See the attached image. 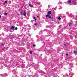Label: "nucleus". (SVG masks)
Returning a JSON list of instances; mask_svg holds the SVG:
<instances>
[{"label": "nucleus", "instance_id": "9b49d317", "mask_svg": "<svg viewBox=\"0 0 77 77\" xmlns=\"http://www.w3.org/2000/svg\"><path fill=\"white\" fill-rule=\"evenodd\" d=\"M25 67V66H21V68H23V69Z\"/></svg>", "mask_w": 77, "mask_h": 77}, {"label": "nucleus", "instance_id": "9d476101", "mask_svg": "<svg viewBox=\"0 0 77 77\" xmlns=\"http://www.w3.org/2000/svg\"><path fill=\"white\" fill-rule=\"evenodd\" d=\"M23 15H24V16H26V13L25 11L24 12Z\"/></svg>", "mask_w": 77, "mask_h": 77}, {"label": "nucleus", "instance_id": "c85d7f7f", "mask_svg": "<svg viewBox=\"0 0 77 77\" xmlns=\"http://www.w3.org/2000/svg\"><path fill=\"white\" fill-rule=\"evenodd\" d=\"M39 38H38V41H39Z\"/></svg>", "mask_w": 77, "mask_h": 77}, {"label": "nucleus", "instance_id": "20e7f679", "mask_svg": "<svg viewBox=\"0 0 77 77\" xmlns=\"http://www.w3.org/2000/svg\"><path fill=\"white\" fill-rule=\"evenodd\" d=\"M69 66L70 67V68H71L73 66V64H72V63H70L69 64Z\"/></svg>", "mask_w": 77, "mask_h": 77}, {"label": "nucleus", "instance_id": "2f4dec72", "mask_svg": "<svg viewBox=\"0 0 77 77\" xmlns=\"http://www.w3.org/2000/svg\"><path fill=\"white\" fill-rule=\"evenodd\" d=\"M50 5H48V8H50Z\"/></svg>", "mask_w": 77, "mask_h": 77}, {"label": "nucleus", "instance_id": "473e14b6", "mask_svg": "<svg viewBox=\"0 0 77 77\" xmlns=\"http://www.w3.org/2000/svg\"><path fill=\"white\" fill-rule=\"evenodd\" d=\"M60 4V2H59V3L58 4V5H59V4Z\"/></svg>", "mask_w": 77, "mask_h": 77}, {"label": "nucleus", "instance_id": "f704fd0d", "mask_svg": "<svg viewBox=\"0 0 77 77\" xmlns=\"http://www.w3.org/2000/svg\"><path fill=\"white\" fill-rule=\"evenodd\" d=\"M57 74H59V73H58V72H57Z\"/></svg>", "mask_w": 77, "mask_h": 77}, {"label": "nucleus", "instance_id": "ea45409f", "mask_svg": "<svg viewBox=\"0 0 77 77\" xmlns=\"http://www.w3.org/2000/svg\"><path fill=\"white\" fill-rule=\"evenodd\" d=\"M27 29H26V30Z\"/></svg>", "mask_w": 77, "mask_h": 77}, {"label": "nucleus", "instance_id": "412c9836", "mask_svg": "<svg viewBox=\"0 0 77 77\" xmlns=\"http://www.w3.org/2000/svg\"><path fill=\"white\" fill-rule=\"evenodd\" d=\"M4 15H7V13H4Z\"/></svg>", "mask_w": 77, "mask_h": 77}, {"label": "nucleus", "instance_id": "2eb2a0df", "mask_svg": "<svg viewBox=\"0 0 77 77\" xmlns=\"http://www.w3.org/2000/svg\"><path fill=\"white\" fill-rule=\"evenodd\" d=\"M58 20H61V18H60V17H58Z\"/></svg>", "mask_w": 77, "mask_h": 77}, {"label": "nucleus", "instance_id": "58836bf2", "mask_svg": "<svg viewBox=\"0 0 77 77\" xmlns=\"http://www.w3.org/2000/svg\"><path fill=\"white\" fill-rule=\"evenodd\" d=\"M59 9H60V8H59Z\"/></svg>", "mask_w": 77, "mask_h": 77}, {"label": "nucleus", "instance_id": "0eeeda50", "mask_svg": "<svg viewBox=\"0 0 77 77\" xmlns=\"http://www.w3.org/2000/svg\"><path fill=\"white\" fill-rule=\"evenodd\" d=\"M1 76H2L3 77L6 76V74H4V75L1 74Z\"/></svg>", "mask_w": 77, "mask_h": 77}, {"label": "nucleus", "instance_id": "4468645a", "mask_svg": "<svg viewBox=\"0 0 77 77\" xmlns=\"http://www.w3.org/2000/svg\"><path fill=\"white\" fill-rule=\"evenodd\" d=\"M33 19H35V20L36 21V20L35 19H36V17H35V16L33 17Z\"/></svg>", "mask_w": 77, "mask_h": 77}, {"label": "nucleus", "instance_id": "4be33fe9", "mask_svg": "<svg viewBox=\"0 0 77 77\" xmlns=\"http://www.w3.org/2000/svg\"><path fill=\"white\" fill-rule=\"evenodd\" d=\"M15 29L16 30H18V28H17V27H16V28H15Z\"/></svg>", "mask_w": 77, "mask_h": 77}, {"label": "nucleus", "instance_id": "f257e3e1", "mask_svg": "<svg viewBox=\"0 0 77 77\" xmlns=\"http://www.w3.org/2000/svg\"><path fill=\"white\" fill-rule=\"evenodd\" d=\"M51 11H48V14L45 15L46 17H48L50 19L51 18V15H50V14H51Z\"/></svg>", "mask_w": 77, "mask_h": 77}, {"label": "nucleus", "instance_id": "7ed1b4c3", "mask_svg": "<svg viewBox=\"0 0 77 77\" xmlns=\"http://www.w3.org/2000/svg\"><path fill=\"white\" fill-rule=\"evenodd\" d=\"M72 18L73 17V19H74V20H77V16H74L73 15V16H72Z\"/></svg>", "mask_w": 77, "mask_h": 77}, {"label": "nucleus", "instance_id": "6ab92c4d", "mask_svg": "<svg viewBox=\"0 0 77 77\" xmlns=\"http://www.w3.org/2000/svg\"><path fill=\"white\" fill-rule=\"evenodd\" d=\"M71 22H70L69 23V26L70 27H71Z\"/></svg>", "mask_w": 77, "mask_h": 77}, {"label": "nucleus", "instance_id": "cd10ccee", "mask_svg": "<svg viewBox=\"0 0 77 77\" xmlns=\"http://www.w3.org/2000/svg\"><path fill=\"white\" fill-rule=\"evenodd\" d=\"M20 14L21 15H22V12H20Z\"/></svg>", "mask_w": 77, "mask_h": 77}, {"label": "nucleus", "instance_id": "6e6552de", "mask_svg": "<svg viewBox=\"0 0 77 77\" xmlns=\"http://www.w3.org/2000/svg\"><path fill=\"white\" fill-rule=\"evenodd\" d=\"M29 6L30 7H31V8H33V5L30 4H29Z\"/></svg>", "mask_w": 77, "mask_h": 77}, {"label": "nucleus", "instance_id": "39448f33", "mask_svg": "<svg viewBox=\"0 0 77 77\" xmlns=\"http://www.w3.org/2000/svg\"><path fill=\"white\" fill-rule=\"evenodd\" d=\"M71 2H72V0H68L67 1V3H68L69 4H71Z\"/></svg>", "mask_w": 77, "mask_h": 77}, {"label": "nucleus", "instance_id": "a878e982", "mask_svg": "<svg viewBox=\"0 0 77 77\" xmlns=\"http://www.w3.org/2000/svg\"><path fill=\"white\" fill-rule=\"evenodd\" d=\"M57 9V7H56L54 8V10H56Z\"/></svg>", "mask_w": 77, "mask_h": 77}, {"label": "nucleus", "instance_id": "72a5a7b5", "mask_svg": "<svg viewBox=\"0 0 77 77\" xmlns=\"http://www.w3.org/2000/svg\"><path fill=\"white\" fill-rule=\"evenodd\" d=\"M64 46H65V47H66V46H65V44H64Z\"/></svg>", "mask_w": 77, "mask_h": 77}, {"label": "nucleus", "instance_id": "f03ea898", "mask_svg": "<svg viewBox=\"0 0 77 77\" xmlns=\"http://www.w3.org/2000/svg\"><path fill=\"white\" fill-rule=\"evenodd\" d=\"M66 14L67 15H68V16H69V17H70V18H72V16L74 17V15H73V14H69L68 12H66Z\"/></svg>", "mask_w": 77, "mask_h": 77}, {"label": "nucleus", "instance_id": "f3484780", "mask_svg": "<svg viewBox=\"0 0 77 77\" xmlns=\"http://www.w3.org/2000/svg\"><path fill=\"white\" fill-rule=\"evenodd\" d=\"M40 33H43V31L42 30H41L40 32Z\"/></svg>", "mask_w": 77, "mask_h": 77}, {"label": "nucleus", "instance_id": "4c0bfd02", "mask_svg": "<svg viewBox=\"0 0 77 77\" xmlns=\"http://www.w3.org/2000/svg\"><path fill=\"white\" fill-rule=\"evenodd\" d=\"M30 72H31V70H30Z\"/></svg>", "mask_w": 77, "mask_h": 77}, {"label": "nucleus", "instance_id": "dca6fc26", "mask_svg": "<svg viewBox=\"0 0 77 77\" xmlns=\"http://www.w3.org/2000/svg\"><path fill=\"white\" fill-rule=\"evenodd\" d=\"M74 53H76V54H77V51H74Z\"/></svg>", "mask_w": 77, "mask_h": 77}, {"label": "nucleus", "instance_id": "1a4fd4ad", "mask_svg": "<svg viewBox=\"0 0 77 77\" xmlns=\"http://www.w3.org/2000/svg\"><path fill=\"white\" fill-rule=\"evenodd\" d=\"M14 74L15 75H17V72H16V71H15V70H14Z\"/></svg>", "mask_w": 77, "mask_h": 77}, {"label": "nucleus", "instance_id": "423d86ee", "mask_svg": "<svg viewBox=\"0 0 77 77\" xmlns=\"http://www.w3.org/2000/svg\"><path fill=\"white\" fill-rule=\"evenodd\" d=\"M14 28H15V27H14V26H12L11 28V30H12V32H14V31L15 30V29H14Z\"/></svg>", "mask_w": 77, "mask_h": 77}, {"label": "nucleus", "instance_id": "7c9ffc66", "mask_svg": "<svg viewBox=\"0 0 77 77\" xmlns=\"http://www.w3.org/2000/svg\"><path fill=\"white\" fill-rule=\"evenodd\" d=\"M2 17V16L1 15H0V18H1Z\"/></svg>", "mask_w": 77, "mask_h": 77}, {"label": "nucleus", "instance_id": "ddd939ff", "mask_svg": "<svg viewBox=\"0 0 77 77\" xmlns=\"http://www.w3.org/2000/svg\"><path fill=\"white\" fill-rule=\"evenodd\" d=\"M65 75L66 77H68V74L67 73Z\"/></svg>", "mask_w": 77, "mask_h": 77}, {"label": "nucleus", "instance_id": "aec40b11", "mask_svg": "<svg viewBox=\"0 0 77 77\" xmlns=\"http://www.w3.org/2000/svg\"><path fill=\"white\" fill-rule=\"evenodd\" d=\"M8 3V2L7 1H5L4 3V4H6V3Z\"/></svg>", "mask_w": 77, "mask_h": 77}, {"label": "nucleus", "instance_id": "5701e85b", "mask_svg": "<svg viewBox=\"0 0 77 77\" xmlns=\"http://www.w3.org/2000/svg\"><path fill=\"white\" fill-rule=\"evenodd\" d=\"M35 45H36L35 44H33L32 45L33 47H35Z\"/></svg>", "mask_w": 77, "mask_h": 77}, {"label": "nucleus", "instance_id": "a211bd4d", "mask_svg": "<svg viewBox=\"0 0 77 77\" xmlns=\"http://www.w3.org/2000/svg\"><path fill=\"white\" fill-rule=\"evenodd\" d=\"M46 37H48V36H50V35L48 34L45 36Z\"/></svg>", "mask_w": 77, "mask_h": 77}, {"label": "nucleus", "instance_id": "bb28decb", "mask_svg": "<svg viewBox=\"0 0 77 77\" xmlns=\"http://www.w3.org/2000/svg\"><path fill=\"white\" fill-rule=\"evenodd\" d=\"M66 54V56H68V54Z\"/></svg>", "mask_w": 77, "mask_h": 77}, {"label": "nucleus", "instance_id": "f8f14e48", "mask_svg": "<svg viewBox=\"0 0 77 77\" xmlns=\"http://www.w3.org/2000/svg\"><path fill=\"white\" fill-rule=\"evenodd\" d=\"M38 67H34V69H38Z\"/></svg>", "mask_w": 77, "mask_h": 77}, {"label": "nucleus", "instance_id": "c756f323", "mask_svg": "<svg viewBox=\"0 0 77 77\" xmlns=\"http://www.w3.org/2000/svg\"><path fill=\"white\" fill-rule=\"evenodd\" d=\"M1 45H4V44H1Z\"/></svg>", "mask_w": 77, "mask_h": 77}, {"label": "nucleus", "instance_id": "e433bc0d", "mask_svg": "<svg viewBox=\"0 0 77 77\" xmlns=\"http://www.w3.org/2000/svg\"><path fill=\"white\" fill-rule=\"evenodd\" d=\"M38 17V16H37V17Z\"/></svg>", "mask_w": 77, "mask_h": 77}, {"label": "nucleus", "instance_id": "b1692460", "mask_svg": "<svg viewBox=\"0 0 77 77\" xmlns=\"http://www.w3.org/2000/svg\"><path fill=\"white\" fill-rule=\"evenodd\" d=\"M34 25H35V26H37V23H35L34 24Z\"/></svg>", "mask_w": 77, "mask_h": 77}, {"label": "nucleus", "instance_id": "393cba45", "mask_svg": "<svg viewBox=\"0 0 77 77\" xmlns=\"http://www.w3.org/2000/svg\"><path fill=\"white\" fill-rule=\"evenodd\" d=\"M32 51H30V54H32Z\"/></svg>", "mask_w": 77, "mask_h": 77}, {"label": "nucleus", "instance_id": "c9c22d12", "mask_svg": "<svg viewBox=\"0 0 77 77\" xmlns=\"http://www.w3.org/2000/svg\"><path fill=\"white\" fill-rule=\"evenodd\" d=\"M72 77V76H70V77Z\"/></svg>", "mask_w": 77, "mask_h": 77}]
</instances>
